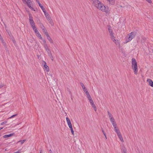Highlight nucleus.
Returning a JSON list of instances; mask_svg holds the SVG:
<instances>
[{
  "mask_svg": "<svg viewBox=\"0 0 153 153\" xmlns=\"http://www.w3.org/2000/svg\"><path fill=\"white\" fill-rule=\"evenodd\" d=\"M93 4L97 9L102 11L105 12L106 13H108L109 12L108 7H106L98 0H94Z\"/></svg>",
  "mask_w": 153,
  "mask_h": 153,
  "instance_id": "1",
  "label": "nucleus"
},
{
  "mask_svg": "<svg viewBox=\"0 0 153 153\" xmlns=\"http://www.w3.org/2000/svg\"><path fill=\"white\" fill-rule=\"evenodd\" d=\"M39 153H42L43 151L42 149H40L39 150Z\"/></svg>",
  "mask_w": 153,
  "mask_h": 153,
  "instance_id": "45",
  "label": "nucleus"
},
{
  "mask_svg": "<svg viewBox=\"0 0 153 153\" xmlns=\"http://www.w3.org/2000/svg\"><path fill=\"white\" fill-rule=\"evenodd\" d=\"M107 1L109 2V4L113 5L115 3V0H107Z\"/></svg>",
  "mask_w": 153,
  "mask_h": 153,
  "instance_id": "6",
  "label": "nucleus"
},
{
  "mask_svg": "<svg viewBox=\"0 0 153 153\" xmlns=\"http://www.w3.org/2000/svg\"><path fill=\"white\" fill-rule=\"evenodd\" d=\"M2 42L3 45H5V42H4V41H2Z\"/></svg>",
  "mask_w": 153,
  "mask_h": 153,
  "instance_id": "49",
  "label": "nucleus"
},
{
  "mask_svg": "<svg viewBox=\"0 0 153 153\" xmlns=\"http://www.w3.org/2000/svg\"><path fill=\"white\" fill-rule=\"evenodd\" d=\"M80 84L83 89V90L84 91H85L87 90V88H85V86L84 84L82 83H80Z\"/></svg>",
  "mask_w": 153,
  "mask_h": 153,
  "instance_id": "10",
  "label": "nucleus"
},
{
  "mask_svg": "<svg viewBox=\"0 0 153 153\" xmlns=\"http://www.w3.org/2000/svg\"><path fill=\"white\" fill-rule=\"evenodd\" d=\"M40 27L42 28V30L43 27H45L42 24H41L40 25Z\"/></svg>",
  "mask_w": 153,
  "mask_h": 153,
  "instance_id": "37",
  "label": "nucleus"
},
{
  "mask_svg": "<svg viewBox=\"0 0 153 153\" xmlns=\"http://www.w3.org/2000/svg\"><path fill=\"white\" fill-rule=\"evenodd\" d=\"M66 120L68 125L71 124L70 119L68 117H67L66 118Z\"/></svg>",
  "mask_w": 153,
  "mask_h": 153,
  "instance_id": "20",
  "label": "nucleus"
},
{
  "mask_svg": "<svg viewBox=\"0 0 153 153\" xmlns=\"http://www.w3.org/2000/svg\"><path fill=\"white\" fill-rule=\"evenodd\" d=\"M87 97L88 98V100L89 99H91L92 98L90 95L87 96Z\"/></svg>",
  "mask_w": 153,
  "mask_h": 153,
  "instance_id": "35",
  "label": "nucleus"
},
{
  "mask_svg": "<svg viewBox=\"0 0 153 153\" xmlns=\"http://www.w3.org/2000/svg\"><path fill=\"white\" fill-rule=\"evenodd\" d=\"M89 100L90 103L93 102V100H92V98L91 99Z\"/></svg>",
  "mask_w": 153,
  "mask_h": 153,
  "instance_id": "40",
  "label": "nucleus"
},
{
  "mask_svg": "<svg viewBox=\"0 0 153 153\" xmlns=\"http://www.w3.org/2000/svg\"><path fill=\"white\" fill-rule=\"evenodd\" d=\"M108 30L109 32L110 33V35H111L113 34V30L112 29H111V27L110 26H108Z\"/></svg>",
  "mask_w": 153,
  "mask_h": 153,
  "instance_id": "12",
  "label": "nucleus"
},
{
  "mask_svg": "<svg viewBox=\"0 0 153 153\" xmlns=\"http://www.w3.org/2000/svg\"><path fill=\"white\" fill-rule=\"evenodd\" d=\"M42 30L44 33L46 35H48V34L45 27H43Z\"/></svg>",
  "mask_w": 153,
  "mask_h": 153,
  "instance_id": "15",
  "label": "nucleus"
},
{
  "mask_svg": "<svg viewBox=\"0 0 153 153\" xmlns=\"http://www.w3.org/2000/svg\"><path fill=\"white\" fill-rule=\"evenodd\" d=\"M26 141V139H25L23 140H20L18 142V143L20 142L21 143V144H23Z\"/></svg>",
  "mask_w": 153,
  "mask_h": 153,
  "instance_id": "25",
  "label": "nucleus"
},
{
  "mask_svg": "<svg viewBox=\"0 0 153 153\" xmlns=\"http://www.w3.org/2000/svg\"><path fill=\"white\" fill-rule=\"evenodd\" d=\"M89 100L90 103L93 102V100H92V98L91 99Z\"/></svg>",
  "mask_w": 153,
  "mask_h": 153,
  "instance_id": "39",
  "label": "nucleus"
},
{
  "mask_svg": "<svg viewBox=\"0 0 153 153\" xmlns=\"http://www.w3.org/2000/svg\"><path fill=\"white\" fill-rule=\"evenodd\" d=\"M69 128H72V124H70V125H68Z\"/></svg>",
  "mask_w": 153,
  "mask_h": 153,
  "instance_id": "43",
  "label": "nucleus"
},
{
  "mask_svg": "<svg viewBox=\"0 0 153 153\" xmlns=\"http://www.w3.org/2000/svg\"><path fill=\"white\" fill-rule=\"evenodd\" d=\"M17 114H16L13 115V116H11V117H10L8 119L11 118H13V117H15L16 116H17Z\"/></svg>",
  "mask_w": 153,
  "mask_h": 153,
  "instance_id": "33",
  "label": "nucleus"
},
{
  "mask_svg": "<svg viewBox=\"0 0 153 153\" xmlns=\"http://www.w3.org/2000/svg\"><path fill=\"white\" fill-rule=\"evenodd\" d=\"M132 68L134 70V72L135 74H137L138 69L137 62L136 59L134 58L132 59Z\"/></svg>",
  "mask_w": 153,
  "mask_h": 153,
  "instance_id": "2",
  "label": "nucleus"
},
{
  "mask_svg": "<svg viewBox=\"0 0 153 153\" xmlns=\"http://www.w3.org/2000/svg\"><path fill=\"white\" fill-rule=\"evenodd\" d=\"M32 28L36 33L39 32L36 26H34V27H32Z\"/></svg>",
  "mask_w": 153,
  "mask_h": 153,
  "instance_id": "24",
  "label": "nucleus"
},
{
  "mask_svg": "<svg viewBox=\"0 0 153 153\" xmlns=\"http://www.w3.org/2000/svg\"><path fill=\"white\" fill-rule=\"evenodd\" d=\"M28 1H30V0H27Z\"/></svg>",
  "mask_w": 153,
  "mask_h": 153,
  "instance_id": "57",
  "label": "nucleus"
},
{
  "mask_svg": "<svg viewBox=\"0 0 153 153\" xmlns=\"http://www.w3.org/2000/svg\"><path fill=\"white\" fill-rule=\"evenodd\" d=\"M46 51H47L48 53V55H49V54H50V53H51V51L50 50L49 48H46Z\"/></svg>",
  "mask_w": 153,
  "mask_h": 153,
  "instance_id": "28",
  "label": "nucleus"
},
{
  "mask_svg": "<svg viewBox=\"0 0 153 153\" xmlns=\"http://www.w3.org/2000/svg\"><path fill=\"white\" fill-rule=\"evenodd\" d=\"M12 41L13 42L15 43V42H15V40L14 39H12Z\"/></svg>",
  "mask_w": 153,
  "mask_h": 153,
  "instance_id": "54",
  "label": "nucleus"
},
{
  "mask_svg": "<svg viewBox=\"0 0 153 153\" xmlns=\"http://www.w3.org/2000/svg\"><path fill=\"white\" fill-rule=\"evenodd\" d=\"M51 24V25H53V22L52 19H50V20L48 21Z\"/></svg>",
  "mask_w": 153,
  "mask_h": 153,
  "instance_id": "27",
  "label": "nucleus"
},
{
  "mask_svg": "<svg viewBox=\"0 0 153 153\" xmlns=\"http://www.w3.org/2000/svg\"><path fill=\"white\" fill-rule=\"evenodd\" d=\"M49 151H51V152L50 153H53V152H52V150L51 149H50L49 150Z\"/></svg>",
  "mask_w": 153,
  "mask_h": 153,
  "instance_id": "55",
  "label": "nucleus"
},
{
  "mask_svg": "<svg viewBox=\"0 0 153 153\" xmlns=\"http://www.w3.org/2000/svg\"><path fill=\"white\" fill-rule=\"evenodd\" d=\"M29 22L32 28L34 26H36L33 20L30 21Z\"/></svg>",
  "mask_w": 153,
  "mask_h": 153,
  "instance_id": "11",
  "label": "nucleus"
},
{
  "mask_svg": "<svg viewBox=\"0 0 153 153\" xmlns=\"http://www.w3.org/2000/svg\"><path fill=\"white\" fill-rule=\"evenodd\" d=\"M136 32H132L128 34V36L126 38V42H128L131 41L135 36Z\"/></svg>",
  "mask_w": 153,
  "mask_h": 153,
  "instance_id": "3",
  "label": "nucleus"
},
{
  "mask_svg": "<svg viewBox=\"0 0 153 153\" xmlns=\"http://www.w3.org/2000/svg\"><path fill=\"white\" fill-rule=\"evenodd\" d=\"M146 0L149 3H152V1L151 0Z\"/></svg>",
  "mask_w": 153,
  "mask_h": 153,
  "instance_id": "38",
  "label": "nucleus"
},
{
  "mask_svg": "<svg viewBox=\"0 0 153 153\" xmlns=\"http://www.w3.org/2000/svg\"><path fill=\"white\" fill-rule=\"evenodd\" d=\"M43 62H44L45 63V64L44 65V69L47 71L48 72L49 71V68L48 67V66L46 65V62L44 61H43Z\"/></svg>",
  "mask_w": 153,
  "mask_h": 153,
  "instance_id": "4",
  "label": "nucleus"
},
{
  "mask_svg": "<svg viewBox=\"0 0 153 153\" xmlns=\"http://www.w3.org/2000/svg\"><path fill=\"white\" fill-rule=\"evenodd\" d=\"M7 122V121H4V122H2L1 123V125H3L4 124H5Z\"/></svg>",
  "mask_w": 153,
  "mask_h": 153,
  "instance_id": "34",
  "label": "nucleus"
},
{
  "mask_svg": "<svg viewBox=\"0 0 153 153\" xmlns=\"http://www.w3.org/2000/svg\"><path fill=\"white\" fill-rule=\"evenodd\" d=\"M39 7H41L42 10L44 12L46 10L42 6V5L40 3L39 4Z\"/></svg>",
  "mask_w": 153,
  "mask_h": 153,
  "instance_id": "21",
  "label": "nucleus"
},
{
  "mask_svg": "<svg viewBox=\"0 0 153 153\" xmlns=\"http://www.w3.org/2000/svg\"><path fill=\"white\" fill-rule=\"evenodd\" d=\"M104 134V136H105V137L106 139H107L106 136V134H105V133H104V134Z\"/></svg>",
  "mask_w": 153,
  "mask_h": 153,
  "instance_id": "52",
  "label": "nucleus"
},
{
  "mask_svg": "<svg viewBox=\"0 0 153 153\" xmlns=\"http://www.w3.org/2000/svg\"><path fill=\"white\" fill-rule=\"evenodd\" d=\"M46 36L47 37V39H48L49 41L51 43H52L53 42V40L51 38V37H50V36H49V34H48V35H46Z\"/></svg>",
  "mask_w": 153,
  "mask_h": 153,
  "instance_id": "13",
  "label": "nucleus"
},
{
  "mask_svg": "<svg viewBox=\"0 0 153 153\" xmlns=\"http://www.w3.org/2000/svg\"><path fill=\"white\" fill-rule=\"evenodd\" d=\"M120 140L122 142H124V140L123 139V138L121 135V133H120L119 134H117Z\"/></svg>",
  "mask_w": 153,
  "mask_h": 153,
  "instance_id": "9",
  "label": "nucleus"
},
{
  "mask_svg": "<svg viewBox=\"0 0 153 153\" xmlns=\"http://www.w3.org/2000/svg\"><path fill=\"white\" fill-rule=\"evenodd\" d=\"M70 129H71V132L72 133V134L74 135V130H73V129L72 128H70Z\"/></svg>",
  "mask_w": 153,
  "mask_h": 153,
  "instance_id": "32",
  "label": "nucleus"
},
{
  "mask_svg": "<svg viewBox=\"0 0 153 153\" xmlns=\"http://www.w3.org/2000/svg\"><path fill=\"white\" fill-rule=\"evenodd\" d=\"M111 36V40L113 41V42L116 43V40L115 39V37L113 35V34L111 35H110Z\"/></svg>",
  "mask_w": 153,
  "mask_h": 153,
  "instance_id": "16",
  "label": "nucleus"
},
{
  "mask_svg": "<svg viewBox=\"0 0 153 153\" xmlns=\"http://www.w3.org/2000/svg\"><path fill=\"white\" fill-rule=\"evenodd\" d=\"M14 134L13 133V134H9L5 135L3 136V137L4 138L8 137H10V136H11L13 135Z\"/></svg>",
  "mask_w": 153,
  "mask_h": 153,
  "instance_id": "17",
  "label": "nucleus"
},
{
  "mask_svg": "<svg viewBox=\"0 0 153 153\" xmlns=\"http://www.w3.org/2000/svg\"><path fill=\"white\" fill-rule=\"evenodd\" d=\"M108 115H109V114H110L111 113L109 112V111H108Z\"/></svg>",
  "mask_w": 153,
  "mask_h": 153,
  "instance_id": "56",
  "label": "nucleus"
},
{
  "mask_svg": "<svg viewBox=\"0 0 153 153\" xmlns=\"http://www.w3.org/2000/svg\"><path fill=\"white\" fill-rule=\"evenodd\" d=\"M29 8L30 9H31V10H33L34 11H35V10H34L33 8V7H32L31 6V7H29Z\"/></svg>",
  "mask_w": 153,
  "mask_h": 153,
  "instance_id": "50",
  "label": "nucleus"
},
{
  "mask_svg": "<svg viewBox=\"0 0 153 153\" xmlns=\"http://www.w3.org/2000/svg\"><path fill=\"white\" fill-rule=\"evenodd\" d=\"M92 106L94 108V111H97L96 107L94 103V102L90 103Z\"/></svg>",
  "mask_w": 153,
  "mask_h": 153,
  "instance_id": "14",
  "label": "nucleus"
},
{
  "mask_svg": "<svg viewBox=\"0 0 153 153\" xmlns=\"http://www.w3.org/2000/svg\"><path fill=\"white\" fill-rule=\"evenodd\" d=\"M43 40V42L44 43H45L46 42V41L44 39H42Z\"/></svg>",
  "mask_w": 153,
  "mask_h": 153,
  "instance_id": "53",
  "label": "nucleus"
},
{
  "mask_svg": "<svg viewBox=\"0 0 153 153\" xmlns=\"http://www.w3.org/2000/svg\"><path fill=\"white\" fill-rule=\"evenodd\" d=\"M30 2H27V3L26 4L27 5V6L29 7H31V6L30 5Z\"/></svg>",
  "mask_w": 153,
  "mask_h": 153,
  "instance_id": "31",
  "label": "nucleus"
},
{
  "mask_svg": "<svg viewBox=\"0 0 153 153\" xmlns=\"http://www.w3.org/2000/svg\"><path fill=\"white\" fill-rule=\"evenodd\" d=\"M0 39L1 41L2 42L3 41H4V40H3V38L1 36V37H0Z\"/></svg>",
  "mask_w": 153,
  "mask_h": 153,
  "instance_id": "47",
  "label": "nucleus"
},
{
  "mask_svg": "<svg viewBox=\"0 0 153 153\" xmlns=\"http://www.w3.org/2000/svg\"><path fill=\"white\" fill-rule=\"evenodd\" d=\"M110 120L114 127L115 126H117V124L116 123L114 118L113 119V120Z\"/></svg>",
  "mask_w": 153,
  "mask_h": 153,
  "instance_id": "7",
  "label": "nucleus"
},
{
  "mask_svg": "<svg viewBox=\"0 0 153 153\" xmlns=\"http://www.w3.org/2000/svg\"><path fill=\"white\" fill-rule=\"evenodd\" d=\"M101 129H102V132L103 133V134L105 133V132H104V131L103 130L102 128Z\"/></svg>",
  "mask_w": 153,
  "mask_h": 153,
  "instance_id": "51",
  "label": "nucleus"
},
{
  "mask_svg": "<svg viewBox=\"0 0 153 153\" xmlns=\"http://www.w3.org/2000/svg\"><path fill=\"white\" fill-rule=\"evenodd\" d=\"M29 21L33 20V17L32 16V15H31V14L30 13H29Z\"/></svg>",
  "mask_w": 153,
  "mask_h": 153,
  "instance_id": "23",
  "label": "nucleus"
},
{
  "mask_svg": "<svg viewBox=\"0 0 153 153\" xmlns=\"http://www.w3.org/2000/svg\"><path fill=\"white\" fill-rule=\"evenodd\" d=\"M46 19L48 20V21L50 20V19H52L50 17V16L49 17H48V18H46Z\"/></svg>",
  "mask_w": 153,
  "mask_h": 153,
  "instance_id": "41",
  "label": "nucleus"
},
{
  "mask_svg": "<svg viewBox=\"0 0 153 153\" xmlns=\"http://www.w3.org/2000/svg\"><path fill=\"white\" fill-rule=\"evenodd\" d=\"M108 116H109V117L110 120H113V119L114 118L113 117L112 115V114H109Z\"/></svg>",
  "mask_w": 153,
  "mask_h": 153,
  "instance_id": "26",
  "label": "nucleus"
},
{
  "mask_svg": "<svg viewBox=\"0 0 153 153\" xmlns=\"http://www.w3.org/2000/svg\"><path fill=\"white\" fill-rule=\"evenodd\" d=\"M22 1H23V2L25 3V4H27V1L26 0H22Z\"/></svg>",
  "mask_w": 153,
  "mask_h": 153,
  "instance_id": "42",
  "label": "nucleus"
},
{
  "mask_svg": "<svg viewBox=\"0 0 153 153\" xmlns=\"http://www.w3.org/2000/svg\"><path fill=\"white\" fill-rule=\"evenodd\" d=\"M37 36L40 39H42V37L41 36V34L39 33V32L36 33Z\"/></svg>",
  "mask_w": 153,
  "mask_h": 153,
  "instance_id": "19",
  "label": "nucleus"
},
{
  "mask_svg": "<svg viewBox=\"0 0 153 153\" xmlns=\"http://www.w3.org/2000/svg\"><path fill=\"white\" fill-rule=\"evenodd\" d=\"M20 152H21L20 150H19L18 151L16 152H14L13 153H20Z\"/></svg>",
  "mask_w": 153,
  "mask_h": 153,
  "instance_id": "46",
  "label": "nucleus"
},
{
  "mask_svg": "<svg viewBox=\"0 0 153 153\" xmlns=\"http://www.w3.org/2000/svg\"><path fill=\"white\" fill-rule=\"evenodd\" d=\"M49 56H50V58H51V60L52 61H53V56L51 54V53H50V54H49Z\"/></svg>",
  "mask_w": 153,
  "mask_h": 153,
  "instance_id": "29",
  "label": "nucleus"
},
{
  "mask_svg": "<svg viewBox=\"0 0 153 153\" xmlns=\"http://www.w3.org/2000/svg\"><path fill=\"white\" fill-rule=\"evenodd\" d=\"M147 81L148 82L149 85L153 87V82L152 80L150 79H148Z\"/></svg>",
  "mask_w": 153,
  "mask_h": 153,
  "instance_id": "5",
  "label": "nucleus"
},
{
  "mask_svg": "<svg viewBox=\"0 0 153 153\" xmlns=\"http://www.w3.org/2000/svg\"><path fill=\"white\" fill-rule=\"evenodd\" d=\"M4 86V85L3 84H1L0 85V88H1L2 87H3Z\"/></svg>",
  "mask_w": 153,
  "mask_h": 153,
  "instance_id": "44",
  "label": "nucleus"
},
{
  "mask_svg": "<svg viewBox=\"0 0 153 153\" xmlns=\"http://www.w3.org/2000/svg\"><path fill=\"white\" fill-rule=\"evenodd\" d=\"M7 33H8L9 35L10 36H11V32L10 31H7Z\"/></svg>",
  "mask_w": 153,
  "mask_h": 153,
  "instance_id": "36",
  "label": "nucleus"
},
{
  "mask_svg": "<svg viewBox=\"0 0 153 153\" xmlns=\"http://www.w3.org/2000/svg\"><path fill=\"white\" fill-rule=\"evenodd\" d=\"M85 92V93L87 95V96L90 95L89 93L88 92V91L87 90L86 91H84Z\"/></svg>",
  "mask_w": 153,
  "mask_h": 153,
  "instance_id": "30",
  "label": "nucleus"
},
{
  "mask_svg": "<svg viewBox=\"0 0 153 153\" xmlns=\"http://www.w3.org/2000/svg\"><path fill=\"white\" fill-rule=\"evenodd\" d=\"M3 128H1L0 129V130H1V129H2Z\"/></svg>",
  "mask_w": 153,
  "mask_h": 153,
  "instance_id": "58",
  "label": "nucleus"
},
{
  "mask_svg": "<svg viewBox=\"0 0 153 153\" xmlns=\"http://www.w3.org/2000/svg\"><path fill=\"white\" fill-rule=\"evenodd\" d=\"M44 13L45 16L46 18H48V17H49L50 16L48 14V13L47 12H46V11H45L44 12H43Z\"/></svg>",
  "mask_w": 153,
  "mask_h": 153,
  "instance_id": "22",
  "label": "nucleus"
},
{
  "mask_svg": "<svg viewBox=\"0 0 153 153\" xmlns=\"http://www.w3.org/2000/svg\"><path fill=\"white\" fill-rule=\"evenodd\" d=\"M122 153H127L126 149L125 147L123 146L122 147Z\"/></svg>",
  "mask_w": 153,
  "mask_h": 153,
  "instance_id": "18",
  "label": "nucleus"
},
{
  "mask_svg": "<svg viewBox=\"0 0 153 153\" xmlns=\"http://www.w3.org/2000/svg\"><path fill=\"white\" fill-rule=\"evenodd\" d=\"M114 131L116 132L117 134H119V133H120L119 129L118 128L117 126L114 127Z\"/></svg>",
  "mask_w": 153,
  "mask_h": 153,
  "instance_id": "8",
  "label": "nucleus"
},
{
  "mask_svg": "<svg viewBox=\"0 0 153 153\" xmlns=\"http://www.w3.org/2000/svg\"><path fill=\"white\" fill-rule=\"evenodd\" d=\"M38 3V4H40V3L39 1V0H35Z\"/></svg>",
  "mask_w": 153,
  "mask_h": 153,
  "instance_id": "48",
  "label": "nucleus"
}]
</instances>
